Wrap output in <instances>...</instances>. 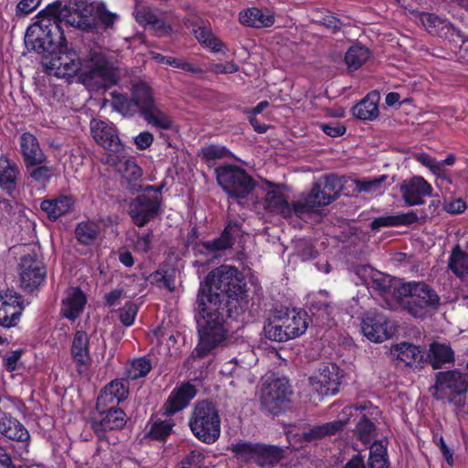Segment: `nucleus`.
I'll return each mask as SVG.
<instances>
[{"instance_id": "obj_21", "label": "nucleus", "mask_w": 468, "mask_h": 468, "mask_svg": "<svg viewBox=\"0 0 468 468\" xmlns=\"http://www.w3.org/2000/svg\"><path fill=\"white\" fill-rule=\"evenodd\" d=\"M416 160L429 168L431 172L436 176L435 184L437 187L441 190L445 188L446 191L450 192L447 185H451L452 180L444 166L452 165L454 164L455 156L453 154H449L443 161L439 162L427 154H419L416 155Z\"/></svg>"}, {"instance_id": "obj_20", "label": "nucleus", "mask_w": 468, "mask_h": 468, "mask_svg": "<svg viewBox=\"0 0 468 468\" xmlns=\"http://www.w3.org/2000/svg\"><path fill=\"white\" fill-rule=\"evenodd\" d=\"M21 297L14 291L0 293V325L15 326L23 311Z\"/></svg>"}, {"instance_id": "obj_36", "label": "nucleus", "mask_w": 468, "mask_h": 468, "mask_svg": "<svg viewBox=\"0 0 468 468\" xmlns=\"http://www.w3.org/2000/svg\"><path fill=\"white\" fill-rule=\"evenodd\" d=\"M19 175L18 165L6 155L0 156V186L7 193H11L16 187Z\"/></svg>"}, {"instance_id": "obj_51", "label": "nucleus", "mask_w": 468, "mask_h": 468, "mask_svg": "<svg viewBox=\"0 0 468 468\" xmlns=\"http://www.w3.org/2000/svg\"><path fill=\"white\" fill-rule=\"evenodd\" d=\"M356 434L359 441L364 444L371 443L376 437V428L372 421L367 418H362L356 425Z\"/></svg>"}, {"instance_id": "obj_31", "label": "nucleus", "mask_w": 468, "mask_h": 468, "mask_svg": "<svg viewBox=\"0 0 468 468\" xmlns=\"http://www.w3.org/2000/svg\"><path fill=\"white\" fill-rule=\"evenodd\" d=\"M241 228L237 221H229L225 227L221 236L202 243V246L210 252L223 251L229 249L235 240L241 236Z\"/></svg>"}, {"instance_id": "obj_22", "label": "nucleus", "mask_w": 468, "mask_h": 468, "mask_svg": "<svg viewBox=\"0 0 468 468\" xmlns=\"http://www.w3.org/2000/svg\"><path fill=\"white\" fill-rule=\"evenodd\" d=\"M19 147L26 168L43 165L47 162V155L34 134L30 133H22L19 137Z\"/></svg>"}, {"instance_id": "obj_46", "label": "nucleus", "mask_w": 468, "mask_h": 468, "mask_svg": "<svg viewBox=\"0 0 468 468\" xmlns=\"http://www.w3.org/2000/svg\"><path fill=\"white\" fill-rule=\"evenodd\" d=\"M368 465L369 468H388L387 447L382 441L371 445Z\"/></svg>"}, {"instance_id": "obj_38", "label": "nucleus", "mask_w": 468, "mask_h": 468, "mask_svg": "<svg viewBox=\"0 0 468 468\" xmlns=\"http://www.w3.org/2000/svg\"><path fill=\"white\" fill-rule=\"evenodd\" d=\"M348 421V419L335 420L322 425L314 426L310 431L303 432L301 437L304 441H312L331 436L340 431Z\"/></svg>"}, {"instance_id": "obj_44", "label": "nucleus", "mask_w": 468, "mask_h": 468, "mask_svg": "<svg viewBox=\"0 0 468 468\" xmlns=\"http://www.w3.org/2000/svg\"><path fill=\"white\" fill-rule=\"evenodd\" d=\"M194 34L198 42L213 52H220L224 47L223 42L217 37L211 29L206 27H198L194 29Z\"/></svg>"}, {"instance_id": "obj_47", "label": "nucleus", "mask_w": 468, "mask_h": 468, "mask_svg": "<svg viewBox=\"0 0 468 468\" xmlns=\"http://www.w3.org/2000/svg\"><path fill=\"white\" fill-rule=\"evenodd\" d=\"M153 58L159 64H167L169 66L180 69L186 72H191V73H195V74L203 72L202 69L199 68L198 66H196V65H194L190 62H187L182 58L163 56L158 53L154 54Z\"/></svg>"}, {"instance_id": "obj_24", "label": "nucleus", "mask_w": 468, "mask_h": 468, "mask_svg": "<svg viewBox=\"0 0 468 468\" xmlns=\"http://www.w3.org/2000/svg\"><path fill=\"white\" fill-rule=\"evenodd\" d=\"M87 303L84 292L78 287L69 288L61 302V314L70 321H75L83 312Z\"/></svg>"}, {"instance_id": "obj_16", "label": "nucleus", "mask_w": 468, "mask_h": 468, "mask_svg": "<svg viewBox=\"0 0 468 468\" xmlns=\"http://www.w3.org/2000/svg\"><path fill=\"white\" fill-rule=\"evenodd\" d=\"M90 126L93 139L101 147L112 153H120L122 150L123 146L113 123L92 119Z\"/></svg>"}, {"instance_id": "obj_18", "label": "nucleus", "mask_w": 468, "mask_h": 468, "mask_svg": "<svg viewBox=\"0 0 468 468\" xmlns=\"http://www.w3.org/2000/svg\"><path fill=\"white\" fill-rule=\"evenodd\" d=\"M101 418H93L91 420V428L100 440L104 438V432L111 430H119L126 424V414L124 411L111 406L107 410L103 409L98 410Z\"/></svg>"}, {"instance_id": "obj_13", "label": "nucleus", "mask_w": 468, "mask_h": 468, "mask_svg": "<svg viewBox=\"0 0 468 468\" xmlns=\"http://www.w3.org/2000/svg\"><path fill=\"white\" fill-rule=\"evenodd\" d=\"M394 324L384 314L369 312L362 321V332L372 342L381 343L395 334Z\"/></svg>"}, {"instance_id": "obj_1", "label": "nucleus", "mask_w": 468, "mask_h": 468, "mask_svg": "<svg viewBox=\"0 0 468 468\" xmlns=\"http://www.w3.org/2000/svg\"><path fill=\"white\" fill-rule=\"evenodd\" d=\"M246 283L237 268L221 265L201 282L197 295L198 343L192 356L201 358L227 345L226 314H239L248 306Z\"/></svg>"}, {"instance_id": "obj_49", "label": "nucleus", "mask_w": 468, "mask_h": 468, "mask_svg": "<svg viewBox=\"0 0 468 468\" xmlns=\"http://www.w3.org/2000/svg\"><path fill=\"white\" fill-rule=\"evenodd\" d=\"M204 466H206L204 452L195 449L181 460L176 468H203Z\"/></svg>"}, {"instance_id": "obj_56", "label": "nucleus", "mask_w": 468, "mask_h": 468, "mask_svg": "<svg viewBox=\"0 0 468 468\" xmlns=\"http://www.w3.org/2000/svg\"><path fill=\"white\" fill-rule=\"evenodd\" d=\"M96 14L98 19L105 27H111L119 18V16L115 13H112L107 10L104 4H100L96 8Z\"/></svg>"}, {"instance_id": "obj_26", "label": "nucleus", "mask_w": 468, "mask_h": 468, "mask_svg": "<svg viewBox=\"0 0 468 468\" xmlns=\"http://www.w3.org/2000/svg\"><path fill=\"white\" fill-rule=\"evenodd\" d=\"M196 396V388L189 383L181 385L170 394L167 401L163 407L165 416H171L186 408L189 401Z\"/></svg>"}, {"instance_id": "obj_7", "label": "nucleus", "mask_w": 468, "mask_h": 468, "mask_svg": "<svg viewBox=\"0 0 468 468\" xmlns=\"http://www.w3.org/2000/svg\"><path fill=\"white\" fill-rule=\"evenodd\" d=\"M189 427L199 441L214 443L220 436V418L216 406L207 400L197 402L189 419Z\"/></svg>"}, {"instance_id": "obj_59", "label": "nucleus", "mask_w": 468, "mask_h": 468, "mask_svg": "<svg viewBox=\"0 0 468 468\" xmlns=\"http://www.w3.org/2000/svg\"><path fill=\"white\" fill-rule=\"evenodd\" d=\"M210 70L216 74H231L238 72L239 70V67L234 61H228L226 63L213 64Z\"/></svg>"}, {"instance_id": "obj_27", "label": "nucleus", "mask_w": 468, "mask_h": 468, "mask_svg": "<svg viewBox=\"0 0 468 468\" xmlns=\"http://www.w3.org/2000/svg\"><path fill=\"white\" fill-rule=\"evenodd\" d=\"M129 393L126 383L120 379L112 380L101 391L97 399L96 408L101 410L107 406H114L124 400Z\"/></svg>"}, {"instance_id": "obj_43", "label": "nucleus", "mask_w": 468, "mask_h": 468, "mask_svg": "<svg viewBox=\"0 0 468 468\" xmlns=\"http://www.w3.org/2000/svg\"><path fill=\"white\" fill-rule=\"evenodd\" d=\"M387 176H380L375 178H364L355 180L356 190L371 195H379L386 189L384 182L387 180Z\"/></svg>"}, {"instance_id": "obj_58", "label": "nucleus", "mask_w": 468, "mask_h": 468, "mask_svg": "<svg viewBox=\"0 0 468 468\" xmlns=\"http://www.w3.org/2000/svg\"><path fill=\"white\" fill-rule=\"evenodd\" d=\"M136 21L141 25H151L155 19L156 14L148 7L137 8L134 11Z\"/></svg>"}, {"instance_id": "obj_3", "label": "nucleus", "mask_w": 468, "mask_h": 468, "mask_svg": "<svg viewBox=\"0 0 468 468\" xmlns=\"http://www.w3.org/2000/svg\"><path fill=\"white\" fill-rule=\"evenodd\" d=\"M64 47L37 52L42 56L41 64L48 74L57 78H70L80 73L82 83L92 90L108 89L116 84L118 69L101 48L91 49L87 58L81 61L75 52L57 54V50Z\"/></svg>"}, {"instance_id": "obj_42", "label": "nucleus", "mask_w": 468, "mask_h": 468, "mask_svg": "<svg viewBox=\"0 0 468 468\" xmlns=\"http://www.w3.org/2000/svg\"><path fill=\"white\" fill-rule=\"evenodd\" d=\"M100 233V226L91 221L80 222L75 229L78 241L84 245H91L95 242Z\"/></svg>"}, {"instance_id": "obj_23", "label": "nucleus", "mask_w": 468, "mask_h": 468, "mask_svg": "<svg viewBox=\"0 0 468 468\" xmlns=\"http://www.w3.org/2000/svg\"><path fill=\"white\" fill-rule=\"evenodd\" d=\"M267 184L273 187L267 191L264 198V207L271 213L279 214L283 218H290L296 215L297 199L289 204L280 190V186H274L271 182Z\"/></svg>"}, {"instance_id": "obj_19", "label": "nucleus", "mask_w": 468, "mask_h": 468, "mask_svg": "<svg viewBox=\"0 0 468 468\" xmlns=\"http://www.w3.org/2000/svg\"><path fill=\"white\" fill-rule=\"evenodd\" d=\"M432 186L422 176H413L400 185V193L408 206L424 204V197L432 194Z\"/></svg>"}, {"instance_id": "obj_41", "label": "nucleus", "mask_w": 468, "mask_h": 468, "mask_svg": "<svg viewBox=\"0 0 468 468\" xmlns=\"http://www.w3.org/2000/svg\"><path fill=\"white\" fill-rule=\"evenodd\" d=\"M449 269L462 280H468V252L456 245L449 258Z\"/></svg>"}, {"instance_id": "obj_9", "label": "nucleus", "mask_w": 468, "mask_h": 468, "mask_svg": "<svg viewBox=\"0 0 468 468\" xmlns=\"http://www.w3.org/2000/svg\"><path fill=\"white\" fill-rule=\"evenodd\" d=\"M354 273L357 279L355 281L356 284L365 285L368 290L384 298L391 295L396 298V292L401 284L395 278L378 271L369 265L356 267Z\"/></svg>"}, {"instance_id": "obj_33", "label": "nucleus", "mask_w": 468, "mask_h": 468, "mask_svg": "<svg viewBox=\"0 0 468 468\" xmlns=\"http://www.w3.org/2000/svg\"><path fill=\"white\" fill-rule=\"evenodd\" d=\"M143 88H149V86L145 83L137 84L134 87L133 98L123 94H115L112 101L113 110L123 116H133L137 112H141V103L139 102L137 92Z\"/></svg>"}, {"instance_id": "obj_63", "label": "nucleus", "mask_w": 468, "mask_h": 468, "mask_svg": "<svg viewBox=\"0 0 468 468\" xmlns=\"http://www.w3.org/2000/svg\"><path fill=\"white\" fill-rule=\"evenodd\" d=\"M154 141V136L149 132H143L140 133L135 138L134 143L137 146V148L141 150H144L148 148Z\"/></svg>"}, {"instance_id": "obj_28", "label": "nucleus", "mask_w": 468, "mask_h": 468, "mask_svg": "<svg viewBox=\"0 0 468 468\" xmlns=\"http://www.w3.org/2000/svg\"><path fill=\"white\" fill-rule=\"evenodd\" d=\"M283 324L290 334L291 339L303 335L309 325L310 318L306 312L302 310H279Z\"/></svg>"}, {"instance_id": "obj_50", "label": "nucleus", "mask_w": 468, "mask_h": 468, "mask_svg": "<svg viewBox=\"0 0 468 468\" xmlns=\"http://www.w3.org/2000/svg\"><path fill=\"white\" fill-rule=\"evenodd\" d=\"M152 369V364L146 357H140L132 361L128 369V378L137 379L145 377Z\"/></svg>"}, {"instance_id": "obj_34", "label": "nucleus", "mask_w": 468, "mask_h": 468, "mask_svg": "<svg viewBox=\"0 0 468 468\" xmlns=\"http://www.w3.org/2000/svg\"><path fill=\"white\" fill-rule=\"evenodd\" d=\"M379 100L380 95L378 91L374 90L369 92L362 101L353 107V115L363 121L376 120L379 115Z\"/></svg>"}, {"instance_id": "obj_60", "label": "nucleus", "mask_w": 468, "mask_h": 468, "mask_svg": "<svg viewBox=\"0 0 468 468\" xmlns=\"http://www.w3.org/2000/svg\"><path fill=\"white\" fill-rule=\"evenodd\" d=\"M466 204L462 198L445 200L443 209L450 214H459L465 210Z\"/></svg>"}, {"instance_id": "obj_2", "label": "nucleus", "mask_w": 468, "mask_h": 468, "mask_svg": "<svg viewBox=\"0 0 468 468\" xmlns=\"http://www.w3.org/2000/svg\"><path fill=\"white\" fill-rule=\"evenodd\" d=\"M95 7L86 0L66 4L57 1L48 5L38 15V20L27 30L25 43L28 49L42 52L65 46L64 27H74L90 31L96 26Z\"/></svg>"}, {"instance_id": "obj_55", "label": "nucleus", "mask_w": 468, "mask_h": 468, "mask_svg": "<svg viewBox=\"0 0 468 468\" xmlns=\"http://www.w3.org/2000/svg\"><path fill=\"white\" fill-rule=\"evenodd\" d=\"M138 308L133 303H127L122 308L119 310V318L122 324L125 326H130L133 324Z\"/></svg>"}, {"instance_id": "obj_61", "label": "nucleus", "mask_w": 468, "mask_h": 468, "mask_svg": "<svg viewBox=\"0 0 468 468\" xmlns=\"http://www.w3.org/2000/svg\"><path fill=\"white\" fill-rule=\"evenodd\" d=\"M41 3V0H21L16 5V13L27 15L33 12Z\"/></svg>"}, {"instance_id": "obj_45", "label": "nucleus", "mask_w": 468, "mask_h": 468, "mask_svg": "<svg viewBox=\"0 0 468 468\" xmlns=\"http://www.w3.org/2000/svg\"><path fill=\"white\" fill-rule=\"evenodd\" d=\"M369 58V50L362 46H352L346 53L345 60L350 70L360 68Z\"/></svg>"}, {"instance_id": "obj_40", "label": "nucleus", "mask_w": 468, "mask_h": 468, "mask_svg": "<svg viewBox=\"0 0 468 468\" xmlns=\"http://www.w3.org/2000/svg\"><path fill=\"white\" fill-rule=\"evenodd\" d=\"M263 330L265 336L271 341L285 342L291 339L290 334L284 327L283 319L279 310L274 313L273 317L264 325Z\"/></svg>"}, {"instance_id": "obj_48", "label": "nucleus", "mask_w": 468, "mask_h": 468, "mask_svg": "<svg viewBox=\"0 0 468 468\" xmlns=\"http://www.w3.org/2000/svg\"><path fill=\"white\" fill-rule=\"evenodd\" d=\"M28 174V178L31 179L32 182H35L40 186H47L51 177L54 175V168L51 165H47L46 163L43 165H37L36 166H31L30 168H26Z\"/></svg>"}, {"instance_id": "obj_32", "label": "nucleus", "mask_w": 468, "mask_h": 468, "mask_svg": "<svg viewBox=\"0 0 468 468\" xmlns=\"http://www.w3.org/2000/svg\"><path fill=\"white\" fill-rule=\"evenodd\" d=\"M74 200L70 196L59 195L55 197L44 199L40 208L51 220H57L60 217L69 213L73 207Z\"/></svg>"}, {"instance_id": "obj_39", "label": "nucleus", "mask_w": 468, "mask_h": 468, "mask_svg": "<svg viewBox=\"0 0 468 468\" xmlns=\"http://www.w3.org/2000/svg\"><path fill=\"white\" fill-rule=\"evenodd\" d=\"M390 356L393 359L399 360L406 365H411L422 357L420 348L407 342L392 346Z\"/></svg>"}, {"instance_id": "obj_15", "label": "nucleus", "mask_w": 468, "mask_h": 468, "mask_svg": "<svg viewBox=\"0 0 468 468\" xmlns=\"http://www.w3.org/2000/svg\"><path fill=\"white\" fill-rule=\"evenodd\" d=\"M161 200L158 196L140 195L129 207V215L138 227H144L158 214Z\"/></svg>"}, {"instance_id": "obj_10", "label": "nucleus", "mask_w": 468, "mask_h": 468, "mask_svg": "<svg viewBox=\"0 0 468 468\" xmlns=\"http://www.w3.org/2000/svg\"><path fill=\"white\" fill-rule=\"evenodd\" d=\"M233 451L245 461H254L263 468L273 467L284 457L282 448L260 443H238L233 446Z\"/></svg>"}, {"instance_id": "obj_25", "label": "nucleus", "mask_w": 468, "mask_h": 468, "mask_svg": "<svg viewBox=\"0 0 468 468\" xmlns=\"http://www.w3.org/2000/svg\"><path fill=\"white\" fill-rule=\"evenodd\" d=\"M239 21L241 25L250 27H270L275 22V14L267 8L250 7L239 13Z\"/></svg>"}, {"instance_id": "obj_11", "label": "nucleus", "mask_w": 468, "mask_h": 468, "mask_svg": "<svg viewBox=\"0 0 468 468\" xmlns=\"http://www.w3.org/2000/svg\"><path fill=\"white\" fill-rule=\"evenodd\" d=\"M137 97L141 103L140 114L149 125L159 130H169L172 127L171 116L163 106L154 101L150 88L140 89Z\"/></svg>"}, {"instance_id": "obj_8", "label": "nucleus", "mask_w": 468, "mask_h": 468, "mask_svg": "<svg viewBox=\"0 0 468 468\" xmlns=\"http://www.w3.org/2000/svg\"><path fill=\"white\" fill-rule=\"evenodd\" d=\"M216 174L219 186L234 198L246 197L255 186L251 176L237 165L218 167Z\"/></svg>"}, {"instance_id": "obj_64", "label": "nucleus", "mask_w": 468, "mask_h": 468, "mask_svg": "<svg viewBox=\"0 0 468 468\" xmlns=\"http://www.w3.org/2000/svg\"><path fill=\"white\" fill-rule=\"evenodd\" d=\"M22 352L20 350L12 351L5 355L4 361L6 369L10 372L16 370V364L21 358Z\"/></svg>"}, {"instance_id": "obj_35", "label": "nucleus", "mask_w": 468, "mask_h": 468, "mask_svg": "<svg viewBox=\"0 0 468 468\" xmlns=\"http://www.w3.org/2000/svg\"><path fill=\"white\" fill-rule=\"evenodd\" d=\"M0 433L12 441H28L30 435L25 426L17 420L5 414L0 418Z\"/></svg>"}, {"instance_id": "obj_4", "label": "nucleus", "mask_w": 468, "mask_h": 468, "mask_svg": "<svg viewBox=\"0 0 468 468\" xmlns=\"http://www.w3.org/2000/svg\"><path fill=\"white\" fill-rule=\"evenodd\" d=\"M396 299L399 300L403 308L416 318L425 317L440 302L437 292L422 282L401 283L396 292Z\"/></svg>"}, {"instance_id": "obj_30", "label": "nucleus", "mask_w": 468, "mask_h": 468, "mask_svg": "<svg viewBox=\"0 0 468 468\" xmlns=\"http://www.w3.org/2000/svg\"><path fill=\"white\" fill-rule=\"evenodd\" d=\"M309 309L318 325H328L333 318L335 308L329 300L328 293L321 291L312 298Z\"/></svg>"}, {"instance_id": "obj_53", "label": "nucleus", "mask_w": 468, "mask_h": 468, "mask_svg": "<svg viewBox=\"0 0 468 468\" xmlns=\"http://www.w3.org/2000/svg\"><path fill=\"white\" fill-rule=\"evenodd\" d=\"M123 178L135 181L142 176V169L132 160L125 161L120 167Z\"/></svg>"}, {"instance_id": "obj_5", "label": "nucleus", "mask_w": 468, "mask_h": 468, "mask_svg": "<svg viewBox=\"0 0 468 468\" xmlns=\"http://www.w3.org/2000/svg\"><path fill=\"white\" fill-rule=\"evenodd\" d=\"M465 369L466 372L459 369L437 372L434 384L430 388L431 396L437 400L447 401L457 407L464 406L468 391V362Z\"/></svg>"}, {"instance_id": "obj_57", "label": "nucleus", "mask_w": 468, "mask_h": 468, "mask_svg": "<svg viewBox=\"0 0 468 468\" xmlns=\"http://www.w3.org/2000/svg\"><path fill=\"white\" fill-rule=\"evenodd\" d=\"M203 155L207 160L219 159L226 157L229 154V150L226 147L210 144L202 149Z\"/></svg>"}, {"instance_id": "obj_14", "label": "nucleus", "mask_w": 468, "mask_h": 468, "mask_svg": "<svg viewBox=\"0 0 468 468\" xmlns=\"http://www.w3.org/2000/svg\"><path fill=\"white\" fill-rule=\"evenodd\" d=\"M46 269L36 255H26L20 262V284L27 292H33L45 281Z\"/></svg>"}, {"instance_id": "obj_37", "label": "nucleus", "mask_w": 468, "mask_h": 468, "mask_svg": "<svg viewBox=\"0 0 468 468\" xmlns=\"http://www.w3.org/2000/svg\"><path fill=\"white\" fill-rule=\"evenodd\" d=\"M427 359L434 369H438L454 361V352L448 344L434 342L430 345Z\"/></svg>"}, {"instance_id": "obj_29", "label": "nucleus", "mask_w": 468, "mask_h": 468, "mask_svg": "<svg viewBox=\"0 0 468 468\" xmlns=\"http://www.w3.org/2000/svg\"><path fill=\"white\" fill-rule=\"evenodd\" d=\"M71 356L76 363L79 372L87 368L90 361V337L88 334L82 330H78L72 339Z\"/></svg>"}, {"instance_id": "obj_52", "label": "nucleus", "mask_w": 468, "mask_h": 468, "mask_svg": "<svg viewBox=\"0 0 468 468\" xmlns=\"http://www.w3.org/2000/svg\"><path fill=\"white\" fill-rule=\"evenodd\" d=\"M174 426L175 423L171 419L155 421L150 429L149 436L159 441L165 440L170 435Z\"/></svg>"}, {"instance_id": "obj_6", "label": "nucleus", "mask_w": 468, "mask_h": 468, "mask_svg": "<svg viewBox=\"0 0 468 468\" xmlns=\"http://www.w3.org/2000/svg\"><path fill=\"white\" fill-rule=\"evenodd\" d=\"M341 191V183L334 175L318 178L309 193L297 198L296 216L302 217L335 201Z\"/></svg>"}, {"instance_id": "obj_17", "label": "nucleus", "mask_w": 468, "mask_h": 468, "mask_svg": "<svg viewBox=\"0 0 468 468\" xmlns=\"http://www.w3.org/2000/svg\"><path fill=\"white\" fill-rule=\"evenodd\" d=\"M313 389L321 396L335 395L340 385L339 368L335 364H329L320 368L319 373L309 378Z\"/></svg>"}, {"instance_id": "obj_62", "label": "nucleus", "mask_w": 468, "mask_h": 468, "mask_svg": "<svg viewBox=\"0 0 468 468\" xmlns=\"http://www.w3.org/2000/svg\"><path fill=\"white\" fill-rule=\"evenodd\" d=\"M322 130L331 137H338L346 133V127L336 122L323 124Z\"/></svg>"}, {"instance_id": "obj_54", "label": "nucleus", "mask_w": 468, "mask_h": 468, "mask_svg": "<svg viewBox=\"0 0 468 468\" xmlns=\"http://www.w3.org/2000/svg\"><path fill=\"white\" fill-rule=\"evenodd\" d=\"M423 26L431 34H437L440 27H443L444 21L434 14L423 13L420 16Z\"/></svg>"}, {"instance_id": "obj_12", "label": "nucleus", "mask_w": 468, "mask_h": 468, "mask_svg": "<svg viewBox=\"0 0 468 468\" xmlns=\"http://www.w3.org/2000/svg\"><path fill=\"white\" fill-rule=\"evenodd\" d=\"M291 394V386L286 378L271 379L261 392V404L270 413L277 415Z\"/></svg>"}]
</instances>
